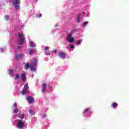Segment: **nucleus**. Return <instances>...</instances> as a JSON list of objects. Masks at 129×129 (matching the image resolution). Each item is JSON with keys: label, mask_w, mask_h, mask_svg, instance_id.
Returning <instances> with one entry per match:
<instances>
[{"label": "nucleus", "mask_w": 129, "mask_h": 129, "mask_svg": "<svg viewBox=\"0 0 129 129\" xmlns=\"http://www.w3.org/2000/svg\"><path fill=\"white\" fill-rule=\"evenodd\" d=\"M37 60H34L32 63L33 64H30V63L27 62L25 64V67L27 70L29 69V68H30L32 71H36V68H35L34 66H36L37 64Z\"/></svg>", "instance_id": "f257e3e1"}, {"label": "nucleus", "mask_w": 129, "mask_h": 129, "mask_svg": "<svg viewBox=\"0 0 129 129\" xmlns=\"http://www.w3.org/2000/svg\"><path fill=\"white\" fill-rule=\"evenodd\" d=\"M25 42V36L23 34H18V45H22Z\"/></svg>", "instance_id": "f03ea898"}, {"label": "nucleus", "mask_w": 129, "mask_h": 129, "mask_svg": "<svg viewBox=\"0 0 129 129\" xmlns=\"http://www.w3.org/2000/svg\"><path fill=\"white\" fill-rule=\"evenodd\" d=\"M12 5L14 6L16 10L20 9V5H21V0H13Z\"/></svg>", "instance_id": "7ed1b4c3"}, {"label": "nucleus", "mask_w": 129, "mask_h": 129, "mask_svg": "<svg viewBox=\"0 0 129 129\" xmlns=\"http://www.w3.org/2000/svg\"><path fill=\"white\" fill-rule=\"evenodd\" d=\"M29 89V86L28 85V83L25 84L24 87L23 88V91L21 92V94L23 95H25L28 92V90Z\"/></svg>", "instance_id": "20e7f679"}, {"label": "nucleus", "mask_w": 129, "mask_h": 129, "mask_svg": "<svg viewBox=\"0 0 129 129\" xmlns=\"http://www.w3.org/2000/svg\"><path fill=\"white\" fill-rule=\"evenodd\" d=\"M17 127L18 128H24V122L22 120L18 119Z\"/></svg>", "instance_id": "39448f33"}, {"label": "nucleus", "mask_w": 129, "mask_h": 129, "mask_svg": "<svg viewBox=\"0 0 129 129\" xmlns=\"http://www.w3.org/2000/svg\"><path fill=\"white\" fill-rule=\"evenodd\" d=\"M42 88L41 90V91L43 93H45V92H46V90L47 89V84H46V83H43L42 84Z\"/></svg>", "instance_id": "423d86ee"}, {"label": "nucleus", "mask_w": 129, "mask_h": 129, "mask_svg": "<svg viewBox=\"0 0 129 129\" xmlns=\"http://www.w3.org/2000/svg\"><path fill=\"white\" fill-rule=\"evenodd\" d=\"M72 35L70 34L67 37V40L69 43H73L74 42V37H72Z\"/></svg>", "instance_id": "0eeeda50"}, {"label": "nucleus", "mask_w": 129, "mask_h": 129, "mask_svg": "<svg viewBox=\"0 0 129 129\" xmlns=\"http://www.w3.org/2000/svg\"><path fill=\"white\" fill-rule=\"evenodd\" d=\"M14 113H18L19 112V109H18V104H17V102H15L14 104Z\"/></svg>", "instance_id": "6e6552de"}, {"label": "nucleus", "mask_w": 129, "mask_h": 129, "mask_svg": "<svg viewBox=\"0 0 129 129\" xmlns=\"http://www.w3.org/2000/svg\"><path fill=\"white\" fill-rule=\"evenodd\" d=\"M21 78L23 82L26 81V80L27 79V76H26L25 73H23L21 74Z\"/></svg>", "instance_id": "1a4fd4ad"}, {"label": "nucleus", "mask_w": 129, "mask_h": 129, "mask_svg": "<svg viewBox=\"0 0 129 129\" xmlns=\"http://www.w3.org/2000/svg\"><path fill=\"white\" fill-rule=\"evenodd\" d=\"M58 56H59V57H60V58H61V59H65V58L66 57V54H65V53L59 52Z\"/></svg>", "instance_id": "9d476101"}, {"label": "nucleus", "mask_w": 129, "mask_h": 129, "mask_svg": "<svg viewBox=\"0 0 129 129\" xmlns=\"http://www.w3.org/2000/svg\"><path fill=\"white\" fill-rule=\"evenodd\" d=\"M27 101H28V103H32L33 101H34V98L32 97V96H30L27 98Z\"/></svg>", "instance_id": "9b49d317"}, {"label": "nucleus", "mask_w": 129, "mask_h": 129, "mask_svg": "<svg viewBox=\"0 0 129 129\" xmlns=\"http://www.w3.org/2000/svg\"><path fill=\"white\" fill-rule=\"evenodd\" d=\"M46 55H50V52L49 51V47L47 46L44 49Z\"/></svg>", "instance_id": "f8f14e48"}, {"label": "nucleus", "mask_w": 129, "mask_h": 129, "mask_svg": "<svg viewBox=\"0 0 129 129\" xmlns=\"http://www.w3.org/2000/svg\"><path fill=\"white\" fill-rule=\"evenodd\" d=\"M118 104L117 103L113 102L111 104V107H113V108H115V107H117Z\"/></svg>", "instance_id": "ddd939ff"}, {"label": "nucleus", "mask_w": 129, "mask_h": 129, "mask_svg": "<svg viewBox=\"0 0 129 129\" xmlns=\"http://www.w3.org/2000/svg\"><path fill=\"white\" fill-rule=\"evenodd\" d=\"M81 17V14H79L77 16V22L79 23L80 22V17Z\"/></svg>", "instance_id": "4468645a"}, {"label": "nucleus", "mask_w": 129, "mask_h": 129, "mask_svg": "<svg viewBox=\"0 0 129 129\" xmlns=\"http://www.w3.org/2000/svg\"><path fill=\"white\" fill-rule=\"evenodd\" d=\"M29 112L31 115H34L35 114V111L33 109L29 110Z\"/></svg>", "instance_id": "2eb2a0df"}, {"label": "nucleus", "mask_w": 129, "mask_h": 129, "mask_svg": "<svg viewBox=\"0 0 129 129\" xmlns=\"http://www.w3.org/2000/svg\"><path fill=\"white\" fill-rule=\"evenodd\" d=\"M30 45L31 48H34V47H35V43H34L33 41H30Z\"/></svg>", "instance_id": "dca6fc26"}, {"label": "nucleus", "mask_w": 129, "mask_h": 129, "mask_svg": "<svg viewBox=\"0 0 129 129\" xmlns=\"http://www.w3.org/2000/svg\"><path fill=\"white\" fill-rule=\"evenodd\" d=\"M9 74L13 76H14V71H13V70H9Z\"/></svg>", "instance_id": "f3484780"}, {"label": "nucleus", "mask_w": 129, "mask_h": 129, "mask_svg": "<svg viewBox=\"0 0 129 129\" xmlns=\"http://www.w3.org/2000/svg\"><path fill=\"white\" fill-rule=\"evenodd\" d=\"M91 109L90 108H86L84 112H90Z\"/></svg>", "instance_id": "a211bd4d"}, {"label": "nucleus", "mask_w": 129, "mask_h": 129, "mask_svg": "<svg viewBox=\"0 0 129 129\" xmlns=\"http://www.w3.org/2000/svg\"><path fill=\"white\" fill-rule=\"evenodd\" d=\"M23 57H24V56L22 54H20L19 55L16 56L17 59H18V58H23Z\"/></svg>", "instance_id": "6ab92c4d"}, {"label": "nucleus", "mask_w": 129, "mask_h": 129, "mask_svg": "<svg viewBox=\"0 0 129 129\" xmlns=\"http://www.w3.org/2000/svg\"><path fill=\"white\" fill-rule=\"evenodd\" d=\"M81 42H82V39H80L78 40L76 42V45H79V44H80Z\"/></svg>", "instance_id": "aec40b11"}, {"label": "nucleus", "mask_w": 129, "mask_h": 129, "mask_svg": "<svg viewBox=\"0 0 129 129\" xmlns=\"http://www.w3.org/2000/svg\"><path fill=\"white\" fill-rule=\"evenodd\" d=\"M5 19L6 21H9L10 20V17H9V16H5Z\"/></svg>", "instance_id": "412c9836"}, {"label": "nucleus", "mask_w": 129, "mask_h": 129, "mask_svg": "<svg viewBox=\"0 0 129 129\" xmlns=\"http://www.w3.org/2000/svg\"><path fill=\"white\" fill-rule=\"evenodd\" d=\"M29 54H30V55H33V54H34V50H31L29 51Z\"/></svg>", "instance_id": "4be33fe9"}, {"label": "nucleus", "mask_w": 129, "mask_h": 129, "mask_svg": "<svg viewBox=\"0 0 129 129\" xmlns=\"http://www.w3.org/2000/svg\"><path fill=\"white\" fill-rule=\"evenodd\" d=\"M20 79V76L18 74H16L15 79Z\"/></svg>", "instance_id": "5701e85b"}, {"label": "nucleus", "mask_w": 129, "mask_h": 129, "mask_svg": "<svg viewBox=\"0 0 129 129\" xmlns=\"http://www.w3.org/2000/svg\"><path fill=\"white\" fill-rule=\"evenodd\" d=\"M24 118H25V114H22L21 117V119H24Z\"/></svg>", "instance_id": "b1692460"}, {"label": "nucleus", "mask_w": 129, "mask_h": 129, "mask_svg": "<svg viewBox=\"0 0 129 129\" xmlns=\"http://www.w3.org/2000/svg\"><path fill=\"white\" fill-rule=\"evenodd\" d=\"M87 24H88V22H85L84 23H83V26L84 27H85L86 26V25H87Z\"/></svg>", "instance_id": "393cba45"}, {"label": "nucleus", "mask_w": 129, "mask_h": 129, "mask_svg": "<svg viewBox=\"0 0 129 129\" xmlns=\"http://www.w3.org/2000/svg\"><path fill=\"white\" fill-rule=\"evenodd\" d=\"M74 48H75V46L74 45H71V49H74Z\"/></svg>", "instance_id": "a878e982"}, {"label": "nucleus", "mask_w": 129, "mask_h": 129, "mask_svg": "<svg viewBox=\"0 0 129 129\" xmlns=\"http://www.w3.org/2000/svg\"><path fill=\"white\" fill-rule=\"evenodd\" d=\"M42 118H45V117H46V115L45 114L42 115Z\"/></svg>", "instance_id": "bb28decb"}, {"label": "nucleus", "mask_w": 129, "mask_h": 129, "mask_svg": "<svg viewBox=\"0 0 129 129\" xmlns=\"http://www.w3.org/2000/svg\"><path fill=\"white\" fill-rule=\"evenodd\" d=\"M53 53H55V54H56V53H57V50H54L53 51Z\"/></svg>", "instance_id": "cd10ccee"}, {"label": "nucleus", "mask_w": 129, "mask_h": 129, "mask_svg": "<svg viewBox=\"0 0 129 129\" xmlns=\"http://www.w3.org/2000/svg\"><path fill=\"white\" fill-rule=\"evenodd\" d=\"M41 17H42V14H39V18H41Z\"/></svg>", "instance_id": "c85d7f7f"}, {"label": "nucleus", "mask_w": 129, "mask_h": 129, "mask_svg": "<svg viewBox=\"0 0 129 129\" xmlns=\"http://www.w3.org/2000/svg\"><path fill=\"white\" fill-rule=\"evenodd\" d=\"M18 49H20L21 48V46H18Z\"/></svg>", "instance_id": "c756f323"}]
</instances>
